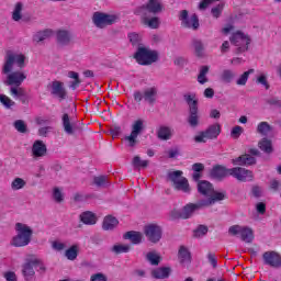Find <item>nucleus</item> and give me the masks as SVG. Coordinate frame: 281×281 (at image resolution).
I'll return each instance as SVG.
<instances>
[{
	"label": "nucleus",
	"instance_id": "obj_1",
	"mask_svg": "<svg viewBox=\"0 0 281 281\" xmlns=\"http://www.w3.org/2000/svg\"><path fill=\"white\" fill-rule=\"evenodd\" d=\"M25 57L22 53L14 50H7L4 63L2 66V74L7 76V85L9 87H21L27 76L21 69L25 67Z\"/></svg>",
	"mask_w": 281,
	"mask_h": 281
},
{
	"label": "nucleus",
	"instance_id": "obj_2",
	"mask_svg": "<svg viewBox=\"0 0 281 281\" xmlns=\"http://www.w3.org/2000/svg\"><path fill=\"white\" fill-rule=\"evenodd\" d=\"M160 12H164L161 0H148L146 4H143L135 10V14L140 16L144 25H147V27H150L151 30H157V27H159V18H150V14H159Z\"/></svg>",
	"mask_w": 281,
	"mask_h": 281
},
{
	"label": "nucleus",
	"instance_id": "obj_3",
	"mask_svg": "<svg viewBox=\"0 0 281 281\" xmlns=\"http://www.w3.org/2000/svg\"><path fill=\"white\" fill-rule=\"evenodd\" d=\"M15 232L16 235L11 239L12 247H27V245L32 243L34 229H32L27 224L16 223Z\"/></svg>",
	"mask_w": 281,
	"mask_h": 281
},
{
	"label": "nucleus",
	"instance_id": "obj_4",
	"mask_svg": "<svg viewBox=\"0 0 281 281\" xmlns=\"http://www.w3.org/2000/svg\"><path fill=\"white\" fill-rule=\"evenodd\" d=\"M198 192L206 198L200 201H212V205L218 203V201H225V199H227V193L225 191H215L212 183L206 180L198 182Z\"/></svg>",
	"mask_w": 281,
	"mask_h": 281
},
{
	"label": "nucleus",
	"instance_id": "obj_5",
	"mask_svg": "<svg viewBox=\"0 0 281 281\" xmlns=\"http://www.w3.org/2000/svg\"><path fill=\"white\" fill-rule=\"evenodd\" d=\"M184 102L189 106V115L187 117V122L191 128H196L201 124V114H199V99H196V94H184Z\"/></svg>",
	"mask_w": 281,
	"mask_h": 281
},
{
	"label": "nucleus",
	"instance_id": "obj_6",
	"mask_svg": "<svg viewBox=\"0 0 281 281\" xmlns=\"http://www.w3.org/2000/svg\"><path fill=\"white\" fill-rule=\"evenodd\" d=\"M214 203L212 200L211 201H198L195 204L194 203H189L181 211H173L171 213V218H183L188 220L196 212V210H201V207H210Z\"/></svg>",
	"mask_w": 281,
	"mask_h": 281
},
{
	"label": "nucleus",
	"instance_id": "obj_7",
	"mask_svg": "<svg viewBox=\"0 0 281 281\" xmlns=\"http://www.w3.org/2000/svg\"><path fill=\"white\" fill-rule=\"evenodd\" d=\"M134 58L138 65H153V63H157L159 59V54L157 50H150L147 47L138 46L134 54Z\"/></svg>",
	"mask_w": 281,
	"mask_h": 281
},
{
	"label": "nucleus",
	"instance_id": "obj_8",
	"mask_svg": "<svg viewBox=\"0 0 281 281\" xmlns=\"http://www.w3.org/2000/svg\"><path fill=\"white\" fill-rule=\"evenodd\" d=\"M143 234L148 243L157 245L164 238V228L159 224H147L144 226Z\"/></svg>",
	"mask_w": 281,
	"mask_h": 281
},
{
	"label": "nucleus",
	"instance_id": "obj_9",
	"mask_svg": "<svg viewBox=\"0 0 281 281\" xmlns=\"http://www.w3.org/2000/svg\"><path fill=\"white\" fill-rule=\"evenodd\" d=\"M168 179L171 181L175 190H179L181 192H190V183H188V179L183 177V171L181 170H176V171H170L168 173Z\"/></svg>",
	"mask_w": 281,
	"mask_h": 281
},
{
	"label": "nucleus",
	"instance_id": "obj_10",
	"mask_svg": "<svg viewBox=\"0 0 281 281\" xmlns=\"http://www.w3.org/2000/svg\"><path fill=\"white\" fill-rule=\"evenodd\" d=\"M117 21H120V16L115 14L94 12L92 15V23H94L95 27H99V30H104L108 25L117 23Z\"/></svg>",
	"mask_w": 281,
	"mask_h": 281
},
{
	"label": "nucleus",
	"instance_id": "obj_11",
	"mask_svg": "<svg viewBox=\"0 0 281 281\" xmlns=\"http://www.w3.org/2000/svg\"><path fill=\"white\" fill-rule=\"evenodd\" d=\"M144 131V120L138 119L134 121L132 124L131 135L125 136V142L130 148H135L137 146V137H139L140 133Z\"/></svg>",
	"mask_w": 281,
	"mask_h": 281
},
{
	"label": "nucleus",
	"instance_id": "obj_12",
	"mask_svg": "<svg viewBox=\"0 0 281 281\" xmlns=\"http://www.w3.org/2000/svg\"><path fill=\"white\" fill-rule=\"evenodd\" d=\"M179 21H181L182 27H187V30H199V15L196 13L189 14L188 10L180 11Z\"/></svg>",
	"mask_w": 281,
	"mask_h": 281
},
{
	"label": "nucleus",
	"instance_id": "obj_13",
	"mask_svg": "<svg viewBox=\"0 0 281 281\" xmlns=\"http://www.w3.org/2000/svg\"><path fill=\"white\" fill-rule=\"evenodd\" d=\"M231 236H239L244 243L254 240V231L247 226L233 225L228 228Z\"/></svg>",
	"mask_w": 281,
	"mask_h": 281
},
{
	"label": "nucleus",
	"instance_id": "obj_14",
	"mask_svg": "<svg viewBox=\"0 0 281 281\" xmlns=\"http://www.w3.org/2000/svg\"><path fill=\"white\" fill-rule=\"evenodd\" d=\"M231 43L238 47L237 50L239 54L249 49V37H247V35H244L241 32L233 34V36L231 37Z\"/></svg>",
	"mask_w": 281,
	"mask_h": 281
},
{
	"label": "nucleus",
	"instance_id": "obj_15",
	"mask_svg": "<svg viewBox=\"0 0 281 281\" xmlns=\"http://www.w3.org/2000/svg\"><path fill=\"white\" fill-rule=\"evenodd\" d=\"M229 172L231 177H234L235 179H237V181L247 182L254 180V172L241 167L231 168Z\"/></svg>",
	"mask_w": 281,
	"mask_h": 281
},
{
	"label": "nucleus",
	"instance_id": "obj_16",
	"mask_svg": "<svg viewBox=\"0 0 281 281\" xmlns=\"http://www.w3.org/2000/svg\"><path fill=\"white\" fill-rule=\"evenodd\" d=\"M40 262L41 260L33 259V260H27L25 263H23L22 276L24 277L25 281H32L34 279V276H36L34 268L38 267Z\"/></svg>",
	"mask_w": 281,
	"mask_h": 281
},
{
	"label": "nucleus",
	"instance_id": "obj_17",
	"mask_svg": "<svg viewBox=\"0 0 281 281\" xmlns=\"http://www.w3.org/2000/svg\"><path fill=\"white\" fill-rule=\"evenodd\" d=\"M31 155L33 159H42V157H46L47 145L41 139L35 140L31 147Z\"/></svg>",
	"mask_w": 281,
	"mask_h": 281
},
{
	"label": "nucleus",
	"instance_id": "obj_18",
	"mask_svg": "<svg viewBox=\"0 0 281 281\" xmlns=\"http://www.w3.org/2000/svg\"><path fill=\"white\" fill-rule=\"evenodd\" d=\"M265 265L273 267L274 269H280L281 267V256L276 251H266L262 255Z\"/></svg>",
	"mask_w": 281,
	"mask_h": 281
},
{
	"label": "nucleus",
	"instance_id": "obj_19",
	"mask_svg": "<svg viewBox=\"0 0 281 281\" xmlns=\"http://www.w3.org/2000/svg\"><path fill=\"white\" fill-rule=\"evenodd\" d=\"M52 95H55V98H58L60 102L63 100H67V90L65 89V83L60 81H53L52 82Z\"/></svg>",
	"mask_w": 281,
	"mask_h": 281
},
{
	"label": "nucleus",
	"instance_id": "obj_20",
	"mask_svg": "<svg viewBox=\"0 0 281 281\" xmlns=\"http://www.w3.org/2000/svg\"><path fill=\"white\" fill-rule=\"evenodd\" d=\"M211 177L217 179V181H222V179H225L226 177H232V171L225 166L217 165L211 170Z\"/></svg>",
	"mask_w": 281,
	"mask_h": 281
},
{
	"label": "nucleus",
	"instance_id": "obj_21",
	"mask_svg": "<svg viewBox=\"0 0 281 281\" xmlns=\"http://www.w3.org/2000/svg\"><path fill=\"white\" fill-rule=\"evenodd\" d=\"M57 43L58 45H61L64 47H67V45H71L74 42V34L67 30H59L57 31Z\"/></svg>",
	"mask_w": 281,
	"mask_h": 281
},
{
	"label": "nucleus",
	"instance_id": "obj_22",
	"mask_svg": "<svg viewBox=\"0 0 281 281\" xmlns=\"http://www.w3.org/2000/svg\"><path fill=\"white\" fill-rule=\"evenodd\" d=\"M61 124L66 135H76V123L71 122L69 114L63 115Z\"/></svg>",
	"mask_w": 281,
	"mask_h": 281
},
{
	"label": "nucleus",
	"instance_id": "obj_23",
	"mask_svg": "<svg viewBox=\"0 0 281 281\" xmlns=\"http://www.w3.org/2000/svg\"><path fill=\"white\" fill-rule=\"evenodd\" d=\"M234 166H254L256 164V158L249 154H245L233 159Z\"/></svg>",
	"mask_w": 281,
	"mask_h": 281
},
{
	"label": "nucleus",
	"instance_id": "obj_24",
	"mask_svg": "<svg viewBox=\"0 0 281 281\" xmlns=\"http://www.w3.org/2000/svg\"><path fill=\"white\" fill-rule=\"evenodd\" d=\"M125 240H131L133 245H139L144 240V234L135 231H130L123 235Z\"/></svg>",
	"mask_w": 281,
	"mask_h": 281
},
{
	"label": "nucleus",
	"instance_id": "obj_25",
	"mask_svg": "<svg viewBox=\"0 0 281 281\" xmlns=\"http://www.w3.org/2000/svg\"><path fill=\"white\" fill-rule=\"evenodd\" d=\"M178 260L181 265H190L192 261V256L190 255V250L186 246H180L178 251Z\"/></svg>",
	"mask_w": 281,
	"mask_h": 281
},
{
	"label": "nucleus",
	"instance_id": "obj_26",
	"mask_svg": "<svg viewBox=\"0 0 281 281\" xmlns=\"http://www.w3.org/2000/svg\"><path fill=\"white\" fill-rule=\"evenodd\" d=\"M119 224L120 222L117 221V218L108 215L103 220L102 227L105 232H111L112 229H115V227H117Z\"/></svg>",
	"mask_w": 281,
	"mask_h": 281
},
{
	"label": "nucleus",
	"instance_id": "obj_27",
	"mask_svg": "<svg viewBox=\"0 0 281 281\" xmlns=\"http://www.w3.org/2000/svg\"><path fill=\"white\" fill-rule=\"evenodd\" d=\"M234 78H236V72L232 69H224L220 75V80H222L224 85H232Z\"/></svg>",
	"mask_w": 281,
	"mask_h": 281
},
{
	"label": "nucleus",
	"instance_id": "obj_28",
	"mask_svg": "<svg viewBox=\"0 0 281 281\" xmlns=\"http://www.w3.org/2000/svg\"><path fill=\"white\" fill-rule=\"evenodd\" d=\"M80 221L85 225H95L98 223V218L95 217V214L91 211H87L80 214Z\"/></svg>",
	"mask_w": 281,
	"mask_h": 281
},
{
	"label": "nucleus",
	"instance_id": "obj_29",
	"mask_svg": "<svg viewBox=\"0 0 281 281\" xmlns=\"http://www.w3.org/2000/svg\"><path fill=\"white\" fill-rule=\"evenodd\" d=\"M144 100L148 104H155L157 102V88H148L144 91Z\"/></svg>",
	"mask_w": 281,
	"mask_h": 281
},
{
	"label": "nucleus",
	"instance_id": "obj_30",
	"mask_svg": "<svg viewBox=\"0 0 281 281\" xmlns=\"http://www.w3.org/2000/svg\"><path fill=\"white\" fill-rule=\"evenodd\" d=\"M52 34H54V31L49 29L40 31L33 35V41L34 43H43V41H47V38H50Z\"/></svg>",
	"mask_w": 281,
	"mask_h": 281
},
{
	"label": "nucleus",
	"instance_id": "obj_31",
	"mask_svg": "<svg viewBox=\"0 0 281 281\" xmlns=\"http://www.w3.org/2000/svg\"><path fill=\"white\" fill-rule=\"evenodd\" d=\"M207 139H216V137H218V135H221V125L220 124H213L211 126H209V128H206L204 131Z\"/></svg>",
	"mask_w": 281,
	"mask_h": 281
},
{
	"label": "nucleus",
	"instance_id": "obj_32",
	"mask_svg": "<svg viewBox=\"0 0 281 281\" xmlns=\"http://www.w3.org/2000/svg\"><path fill=\"white\" fill-rule=\"evenodd\" d=\"M157 137L162 142H168V139L172 137V128L168 126H160L157 132Z\"/></svg>",
	"mask_w": 281,
	"mask_h": 281
},
{
	"label": "nucleus",
	"instance_id": "obj_33",
	"mask_svg": "<svg viewBox=\"0 0 281 281\" xmlns=\"http://www.w3.org/2000/svg\"><path fill=\"white\" fill-rule=\"evenodd\" d=\"M153 278L164 280L170 277V268H157L151 271Z\"/></svg>",
	"mask_w": 281,
	"mask_h": 281
},
{
	"label": "nucleus",
	"instance_id": "obj_34",
	"mask_svg": "<svg viewBox=\"0 0 281 281\" xmlns=\"http://www.w3.org/2000/svg\"><path fill=\"white\" fill-rule=\"evenodd\" d=\"M258 147L262 153H266V155H271L273 153V143L269 138H262L258 143Z\"/></svg>",
	"mask_w": 281,
	"mask_h": 281
},
{
	"label": "nucleus",
	"instance_id": "obj_35",
	"mask_svg": "<svg viewBox=\"0 0 281 281\" xmlns=\"http://www.w3.org/2000/svg\"><path fill=\"white\" fill-rule=\"evenodd\" d=\"M257 133L267 137L269 133H273V126L269 122L262 121L257 125Z\"/></svg>",
	"mask_w": 281,
	"mask_h": 281
},
{
	"label": "nucleus",
	"instance_id": "obj_36",
	"mask_svg": "<svg viewBox=\"0 0 281 281\" xmlns=\"http://www.w3.org/2000/svg\"><path fill=\"white\" fill-rule=\"evenodd\" d=\"M146 260L153 267H157L159 266V262H161V255H159V252L156 250L149 251L146 254Z\"/></svg>",
	"mask_w": 281,
	"mask_h": 281
},
{
	"label": "nucleus",
	"instance_id": "obj_37",
	"mask_svg": "<svg viewBox=\"0 0 281 281\" xmlns=\"http://www.w3.org/2000/svg\"><path fill=\"white\" fill-rule=\"evenodd\" d=\"M80 251V247L78 245H72L70 248H68L65 251V256L67 258V260H76V258H78V254Z\"/></svg>",
	"mask_w": 281,
	"mask_h": 281
},
{
	"label": "nucleus",
	"instance_id": "obj_38",
	"mask_svg": "<svg viewBox=\"0 0 281 281\" xmlns=\"http://www.w3.org/2000/svg\"><path fill=\"white\" fill-rule=\"evenodd\" d=\"M112 254H128L131 251V246L130 245H124V244H116L111 248Z\"/></svg>",
	"mask_w": 281,
	"mask_h": 281
},
{
	"label": "nucleus",
	"instance_id": "obj_39",
	"mask_svg": "<svg viewBox=\"0 0 281 281\" xmlns=\"http://www.w3.org/2000/svg\"><path fill=\"white\" fill-rule=\"evenodd\" d=\"M209 71H210V67L207 66L201 67L200 72L198 75V82L200 85H205V82H209V79H207Z\"/></svg>",
	"mask_w": 281,
	"mask_h": 281
},
{
	"label": "nucleus",
	"instance_id": "obj_40",
	"mask_svg": "<svg viewBox=\"0 0 281 281\" xmlns=\"http://www.w3.org/2000/svg\"><path fill=\"white\" fill-rule=\"evenodd\" d=\"M23 3L21 2H18L15 3V7L13 9V12H12V19L13 21H21V19H23Z\"/></svg>",
	"mask_w": 281,
	"mask_h": 281
},
{
	"label": "nucleus",
	"instance_id": "obj_41",
	"mask_svg": "<svg viewBox=\"0 0 281 281\" xmlns=\"http://www.w3.org/2000/svg\"><path fill=\"white\" fill-rule=\"evenodd\" d=\"M93 184L97 186V188H108V186H110L109 179L106 178V176L94 177Z\"/></svg>",
	"mask_w": 281,
	"mask_h": 281
},
{
	"label": "nucleus",
	"instance_id": "obj_42",
	"mask_svg": "<svg viewBox=\"0 0 281 281\" xmlns=\"http://www.w3.org/2000/svg\"><path fill=\"white\" fill-rule=\"evenodd\" d=\"M254 69H249L247 71H245L237 80H236V85H238V87H245V85H247V80H249V76H251V74H254Z\"/></svg>",
	"mask_w": 281,
	"mask_h": 281
},
{
	"label": "nucleus",
	"instance_id": "obj_43",
	"mask_svg": "<svg viewBox=\"0 0 281 281\" xmlns=\"http://www.w3.org/2000/svg\"><path fill=\"white\" fill-rule=\"evenodd\" d=\"M68 78H72V80H74L70 83V89L76 90V89H78V87H80V82H82V81L80 80V77H79L78 72L69 71L68 72Z\"/></svg>",
	"mask_w": 281,
	"mask_h": 281
},
{
	"label": "nucleus",
	"instance_id": "obj_44",
	"mask_svg": "<svg viewBox=\"0 0 281 281\" xmlns=\"http://www.w3.org/2000/svg\"><path fill=\"white\" fill-rule=\"evenodd\" d=\"M132 166L139 170V168H148V160H142L139 156H135L132 160Z\"/></svg>",
	"mask_w": 281,
	"mask_h": 281
},
{
	"label": "nucleus",
	"instance_id": "obj_45",
	"mask_svg": "<svg viewBox=\"0 0 281 281\" xmlns=\"http://www.w3.org/2000/svg\"><path fill=\"white\" fill-rule=\"evenodd\" d=\"M27 182H25V180H23L22 178H15L12 182H11V189L16 191V190H23V188H25Z\"/></svg>",
	"mask_w": 281,
	"mask_h": 281
},
{
	"label": "nucleus",
	"instance_id": "obj_46",
	"mask_svg": "<svg viewBox=\"0 0 281 281\" xmlns=\"http://www.w3.org/2000/svg\"><path fill=\"white\" fill-rule=\"evenodd\" d=\"M10 93L12 98H23V95H25V90L20 86H11Z\"/></svg>",
	"mask_w": 281,
	"mask_h": 281
},
{
	"label": "nucleus",
	"instance_id": "obj_47",
	"mask_svg": "<svg viewBox=\"0 0 281 281\" xmlns=\"http://www.w3.org/2000/svg\"><path fill=\"white\" fill-rule=\"evenodd\" d=\"M13 126L15 128V131H18V133H27V124H25V121L23 120H16L13 123Z\"/></svg>",
	"mask_w": 281,
	"mask_h": 281
},
{
	"label": "nucleus",
	"instance_id": "obj_48",
	"mask_svg": "<svg viewBox=\"0 0 281 281\" xmlns=\"http://www.w3.org/2000/svg\"><path fill=\"white\" fill-rule=\"evenodd\" d=\"M192 45L196 56H203V42H201L200 40H193Z\"/></svg>",
	"mask_w": 281,
	"mask_h": 281
},
{
	"label": "nucleus",
	"instance_id": "obj_49",
	"mask_svg": "<svg viewBox=\"0 0 281 281\" xmlns=\"http://www.w3.org/2000/svg\"><path fill=\"white\" fill-rule=\"evenodd\" d=\"M0 102L5 109H12L14 106V101L5 94H0Z\"/></svg>",
	"mask_w": 281,
	"mask_h": 281
},
{
	"label": "nucleus",
	"instance_id": "obj_50",
	"mask_svg": "<svg viewBox=\"0 0 281 281\" xmlns=\"http://www.w3.org/2000/svg\"><path fill=\"white\" fill-rule=\"evenodd\" d=\"M52 249H54V251H65V249H67V245L60 240H54L52 241Z\"/></svg>",
	"mask_w": 281,
	"mask_h": 281
},
{
	"label": "nucleus",
	"instance_id": "obj_51",
	"mask_svg": "<svg viewBox=\"0 0 281 281\" xmlns=\"http://www.w3.org/2000/svg\"><path fill=\"white\" fill-rule=\"evenodd\" d=\"M128 38H130V42L132 43V45H134V46L138 45V47H139V43L142 42V37L139 36V34L130 33Z\"/></svg>",
	"mask_w": 281,
	"mask_h": 281
},
{
	"label": "nucleus",
	"instance_id": "obj_52",
	"mask_svg": "<svg viewBox=\"0 0 281 281\" xmlns=\"http://www.w3.org/2000/svg\"><path fill=\"white\" fill-rule=\"evenodd\" d=\"M53 199H54V201H56V203H63L64 195H63V192L60 191V189H58V188L54 189Z\"/></svg>",
	"mask_w": 281,
	"mask_h": 281
},
{
	"label": "nucleus",
	"instance_id": "obj_53",
	"mask_svg": "<svg viewBox=\"0 0 281 281\" xmlns=\"http://www.w3.org/2000/svg\"><path fill=\"white\" fill-rule=\"evenodd\" d=\"M207 135L205 134V132H201L200 134H198L196 136H194V142L196 144H205V142H207Z\"/></svg>",
	"mask_w": 281,
	"mask_h": 281
},
{
	"label": "nucleus",
	"instance_id": "obj_54",
	"mask_svg": "<svg viewBox=\"0 0 281 281\" xmlns=\"http://www.w3.org/2000/svg\"><path fill=\"white\" fill-rule=\"evenodd\" d=\"M243 133V127L239 125H236L235 127H233L232 132H231V137H233V139H238V137H240Z\"/></svg>",
	"mask_w": 281,
	"mask_h": 281
},
{
	"label": "nucleus",
	"instance_id": "obj_55",
	"mask_svg": "<svg viewBox=\"0 0 281 281\" xmlns=\"http://www.w3.org/2000/svg\"><path fill=\"white\" fill-rule=\"evenodd\" d=\"M257 85H262V87H265V89H269V81H267V75L261 74L258 78H257Z\"/></svg>",
	"mask_w": 281,
	"mask_h": 281
},
{
	"label": "nucleus",
	"instance_id": "obj_56",
	"mask_svg": "<svg viewBox=\"0 0 281 281\" xmlns=\"http://www.w3.org/2000/svg\"><path fill=\"white\" fill-rule=\"evenodd\" d=\"M207 234V226L200 225L198 229L194 232L195 238H201Z\"/></svg>",
	"mask_w": 281,
	"mask_h": 281
},
{
	"label": "nucleus",
	"instance_id": "obj_57",
	"mask_svg": "<svg viewBox=\"0 0 281 281\" xmlns=\"http://www.w3.org/2000/svg\"><path fill=\"white\" fill-rule=\"evenodd\" d=\"M207 260L210 265H212L213 269H216V267H218V260L216 259V255L214 252L207 254Z\"/></svg>",
	"mask_w": 281,
	"mask_h": 281
},
{
	"label": "nucleus",
	"instance_id": "obj_58",
	"mask_svg": "<svg viewBox=\"0 0 281 281\" xmlns=\"http://www.w3.org/2000/svg\"><path fill=\"white\" fill-rule=\"evenodd\" d=\"M53 130L52 126H45V127H41L37 132V135L40 137H47L49 135V132Z\"/></svg>",
	"mask_w": 281,
	"mask_h": 281
},
{
	"label": "nucleus",
	"instance_id": "obj_59",
	"mask_svg": "<svg viewBox=\"0 0 281 281\" xmlns=\"http://www.w3.org/2000/svg\"><path fill=\"white\" fill-rule=\"evenodd\" d=\"M222 12H223V4H218L217 7H215L211 10V13L213 14V16L215 19H218V16H221Z\"/></svg>",
	"mask_w": 281,
	"mask_h": 281
},
{
	"label": "nucleus",
	"instance_id": "obj_60",
	"mask_svg": "<svg viewBox=\"0 0 281 281\" xmlns=\"http://www.w3.org/2000/svg\"><path fill=\"white\" fill-rule=\"evenodd\" d=\"M90 281H106V276H104V273L99 272L95 274H92L90 278Z\"/></svg>",
	"mask_w": 281,
	"mask_h": 281
},
{
	"label": "nucleus",
	"instance_id": "obj_61",
	"mask_svg": "<svg viewBox=\"0 0 281 281\" xmlns=\"http://www.w3.org/2000/svg\"><path fill=\"white\" fill-rule=\"evenodd\" d=\"M256 210L258 214H265L267 212V204H265V202H259L256 204Z\"/></svg>",
	"mask_w": 281,
	"mask_h": 281
},
{
	"label": "nucleus",
	"instance_id": "obj_62",
	"mask_svg": "<svg viewBox=\"0 0 281 281\" xmlns=\"http://www.w3.org/2000/svg\"><path fill=\"white\" fill-rule=\"evenodd\" d=\"M4 280L7 281H18L16 279V273L12 272V271H8L3 274Z\"/></svg>",
	"mask_w": 281,
	"mask_h": 281
},
{
	"label": "nucleus",
	"instance_id": "obj_63",
	"mask_svg": "<svg viewBox=\"0 0 281 281\" xmlns=\"http://www.w3.org/2000/svg\"><path fill=\"white\" fill-rule=\"evenodd\" d=\"M214 1L218 0H202L199 4V10H205L210 3H214Z\"/></svg>",
	"mask_w": 281,
	"mask_h": 281
},
{
	"label": "nucleus",
	"instance_id": "obj_64",
	"mask_svg": "<svg viewBox=\"0 0 281 281\" xmlns=\"http://www.w3.org/2000/svg\"><path fill=\"white\" fill-rule=\"evenodd\" d=\"M204 169H205V166L203 164H201V162H195L192 166V170L194 172H203Z\"/></svg>",
	"mask_w": 281,
	"mask_h": 281
}]
</instances>
